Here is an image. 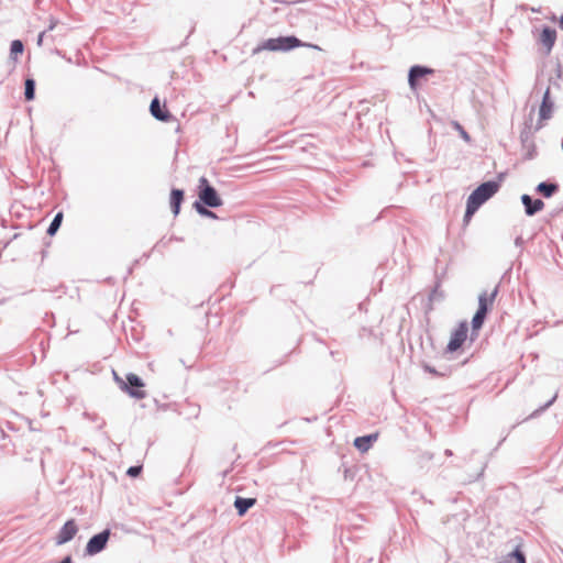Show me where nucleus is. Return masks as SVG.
I'll use <instances>...</instances> for the list:
<instances>
[{"label": "nucleus", "instance_id": "nucleus-1", "mask_svg": "<svg viewBox=\"0 0 563 563\" xmlns=\"http://www.w3.org/2000/svg\"><path fill=\"white\" fill-rule=\"evenodd\" d=\"M309 47L313 49L321 51V47L317 44L311 43H305L301 42L297 36L295 35H287V36H278L274 38H268L264 41L261 45H258L254 53H257L260 51L266 49L272 52H288L297 47Z\"/></svg>", "mask_w": 563, "mask_h": 563}, {"label": "nucleus", "instance_id": "nucleus-2", "mask_svg": "<svg viewBox=\"0 0 563 563\" xmlns=\"http://www.w3.org/2000/svg\"><path fill=\"white\" fill-rule=\"evenodd\" d=\"M202 206L208 208H219L223 205V200L219 196L217 189L202 176L198 184V200Z\"/></svg>", "mask_w": 563, "mask_h": 563}, {"label": "nucleus", "instance_id": "nucleus-3", "mask_svg": "<svg viewBox=\"0 0 563 563\" xmlns=\"http://www.w3.org/2000/svg\"><path fill=\"white\" fill-rule=\"evenodd\" d=\"M500 183L498 180H488L482 183L472 191L467 198V201L479 208L498 191Z\"/></svg>", "mask_w": 563, "mask_h": 563}, {"label": "nucleus", "instance_id": "nucleus-4", "mask_svg": "<svg viewBox=\"0 0 563 563\" xmlns=\"http://www.w3.org/2000/svg\"><path fill=\"white\" fill-rule=\"evenodd\" d=\"M143 387L144 383L136 374L129 373L126 380L120 379V388L135 399H143L145 397Z\"/></svg>", "mask_w": 563, "mask_h": 563}, {"label": "nucleus", "instance_id": "nucleus-5", "mask_svg": "<svg viewBox=\"0 0 563 563\" xmlns=\"http://www.w3.org/2000/svg\"><path fill=\"white\" fill-rule=\"evenodd\" d=\"M110 530L104 529L103 531L92 536L87 542L85 553L87 555H96L106 549L110 538Z\"/></svg>", "mask_w": 563, "mask_h": 563}, {"label": "nucleus", "instance_id": "nucleus-6", "mask_svg": "<svg viewBox=\"0 0 563 563\" xmlns=\"http://www.w3.org/2000/svg\"><path fill=\"white\" fill-rule=\"evenodd\" d=\"M434 74V69L423 65H413L408 71V85L411 90H417L419 81Z\"/></svg>", "mask_w": 563, "mask_h": 563}, {"label": "nucleus", "instance_id": "nucleus-7", "mask_svg": "<svg viewBox=\"0 0 563 563\" xmlns=\"http://www.w3.org/2000/svg\"><path fill=\"white\" fill-rule=\"evenodd\" d=\"M556 31L555 29L544 25L541 29V32L537 38V42L542 46L544 55H550L555 42H556Z\"/></svg>", "mask_w": 563, "mask_h": 563}, {"label": "nucleus", "instance_id": "nucleus-8", "mask_svg": "<svg viewBox=\"0 0 563 563\" xmlns=\"http://www.w3.org/2000/svg\"><path fill=\"white\" fill-rule=\"evenodd\" d=\"M467 323L461 322L451 334V339L446 345V352L453 353L457 351L465 342L467 338Z\"/></svg>", "mask_w": 563, "mask_h": 563}, {"label": "nucleus", "instance_id": "nucleus-9", "mask_svg": "<svg viewBox=\"0 0 563 563\" xmlns=\"http://www.w3.org/2000/svg\"><path fill=\"white\" fill-rule=\"evenodd\" d=\"M78 532V527L74 519L67 520L64 526L59 529L55 542L57 545L65 544L74 539Z\"/></svg>", "mask_w": 563, "mask_h": 563}, {"label": "nucleus", "instance_id": "nucleus-10", "mask_svg": "<svg viewBox=\"0 0 563 563\" xmlns=\"http://www.w3.org/2000/svg\"><path fill=\"white\" fill-rule=\"evenodd\" d=\"M150 112L156 120L162 122H169L174 119L173 114L167 110V108L161 104L157 97L151 101Z\"/></svg>", "mask_w": 563, "mask_h": 563}, {"label": "nucleus", "instance_id": "nucleus-11", "mask_svg": "<svg viewBox=\"0 0 563 563\" xmlns=\"http://www.w3.org/2000/svg\"><path fill=\"white\" fill-rule=\"evenodd\" d=\"M520 199L528 217L537 214L544 208V202L539 198L534 199L531 196L523 194Z\"/></svg>", "mask_w": 563, "mask_h": 563}, {"label": "nucleus", "instance_id": "nucleus-12", "mask_svg": "<svg viewBox=\"0 0 563 563\" xmlns=\"http://www.w3.org/2000/svg\"><path fill=\"white\" fill-rule=\"evenodd\" d=\"M553 108H554V102L551 98L550 88H548L543 93L542 101H541V104L539 108L540 121L551 119Z\"/></svg>", "mask_w": 563, "mask_h": 563}, {"label": "nucleus", "instance_id": "nucleus-13", "mask_svg": "<svg viewBox=\"0 0 563 563\" xmlns=\"http://www.w3.org/2000/svg\"><path fill=\"white\" fill-rule=\"evenodd\" d=\"M498 290H499V287L497 285V286H495V288L493 289V291L490 294H488L487 291H482L478 296L477 310L488 313V311L490 310V308L496 299V296L498 295Z\"/></svg>", "mask_w": 563, "mask_h": 563}, {"label": "nucleus", "instance_id": "nucleus-14", "mask_svg": "<svg viewBox=\"0 0 563 563\" xmlns=\"http://www.w3.org/2000/svg\"><path fill=\"white\" fill-rule=\"evenodd\" d=\"M378 438V434L377 433H371V434H366V435H363V437H357L355 440H354V446L360 451V452H367L371 446L373 445V443L377 440Z\"/></svg>", "mask_w": 563, "mask_h": 563}, {"label": "nucleus", "instance_id": "nucleus-15", "mask_svg": "<svg viewBox=\"0 0 563 563\" xmlns=\"http://www.w3.org/2000/svg\"><path fill=\"white\" fill-rule=\"evenodd\" d=\"M184 195L185 194H184L183 189L174 188L170 191L169 203H170V209H172V212L174 213V216H178V213L180 212V206L184 200Z\"/></svg>", "mask_w": 563, "mask_h": 563}, {"label": "nucleus", "instance_id": "nucleus-16", "mask_svg": "<svg viewBox=\"0 0 563 563\" xmlns=\"http://www.w3.org/2000/svg\"><path fill=\"white\" fill-rule=\"evenodd\" d=\"M256 503L255 498H244L241 496H236L234 500V507L239 516H244L250 508H252Z\"/></svg>", "mask_w": 563, "mask_h": 563}, {"label": "nucleus", "instance_id": "nucleus-17", "mask_svg": "<svg viewBox=\"0 0 563 563\" xmlns=\"http://www.w3.org/2000/svg\"><path fill=\"white\" fill-rule=\"evenodd\" d=\"M536 191L543 196L544 198H551L554 194L559 191V185L556 183L551 181H541L536 187Z\"/></svg>", "mask_w": 563, "mask_h": 563}, {"label": "nucleus", "instance_id": "nucleus-18", "mask_svg": "<svg viewBox=\"0 0 563 563\" xmlns=\"http://www.w3.org/2000/svg\"><path fill=\"white\" fill-rule=\"evenodd\" d=\"M527 563L526 554L518 544L506 558V563Z\"/></svg>", "mask_w": 563, "mask_h": 563}, {"label": "nucleus", "instance_id": "nucleus-19", "mask_svg": "<svg viewBox=\"0 0 563 563\" xmlns=\"http://www.w3.org/2000/svg\"><path fill=\"white\" fill-rule=\"evenodd\" d=\"M63 212L59 211L55 214V217L53 218L52 222L49 223L47 230H46V233L49 235V236H53L57 233V231L59 230L60 225H62V222H63Z\"/></svg>", "mask_w": 563, "mask_h": 563}, {"label": "nucleus", "instance_id": "nucleus-20", "mask_svg": "<svg viewBox=\"0 0 563 563\" xmlns=\"http://www.w3.org/2000/svg\"><path fill=\"white\" fill-rule=\"evenodd\" d=\"M35 80L26 78L24 81V98L26 101H32L35 98Z\"/></svg>", "mask_w": 563, "mask_h": 563}, {"label": "nucleus", "instance_id": "nucleus-21", "mask_svg": "<svg viewBox=\"0 0 563 563\" xmlns=\"http://www.w3.org/2000/svg\"><path fill=\"white\" fill-rule=\"evenodd\" d=\"M487 317V313L476 310L475 314L472 318V331L473 333L478 331Z\"/></svg>", "mask_w": 563, "mask_h": 563}, {"label": "nucleus", "instance_id": "nucleus-22", "mask_svg": "<svg viewBox=\"0 0 563 563\" xmlns=\"http://www.w3.org/2000/svg\"><path fill=\"white\" fill-rule=\"evenodd\" d=\"M194 208L202 217L218 219V216L213 211L209 210L208 207L202 206L201 202H194Z\"/></svg>", "mask_w": 563, "mask_h": 563}, {"label": "nucleus", "instance_id": "nucleus-23", "mask_svg": "<svg viewBox=\"0 0 563 563\" xmlns=\"http://www.w3.org/2000/svg\"><path fill=\"white\" fill-rule=\"evenodd\" d=\"M23 51H24V45H23L22 41L14 40L11 42V45H10L11 57L15 58L16 55L22 54Z\"/></svg>", "mask_w": 563, "mask_h": 563}, {"label": "nucleus", "instance_id": "nucleus-24", "mask_svg": "<svg viewBox=\"0 0 563 563\" xmlns=\"http://www.w3.org/2000/svg\"><path fill=\"white\" fill-rule=\"evenodd\" d=\"M556 399V394L548 400L544 405L540 406L538 409H536L527 419H532L544 412L550 406L553 405V402Z\"/></svg>", "mask_w": 563, "mask_h": 563}, {"label": "nucleus", "instance_id": "nucleus-25", "mask_svg": "<svg viewBox=\"0 0 563 563\" xmlns=\"http://www.w3.org/2000/svg\"><path fill=\"white\" fill-rule=\"evenodd\" d=\"M479 208H477L476 206H474L470 201H466V210H465L464 218H463L464 223H468L471 221L472 217L475 214V212Z\"/></svg>", "mask_w": 563, "mask_h": 563}, {"label": "nucleus", "instance_id": "nucleus-26", "mask_svg": "<svg viewBox=\"0 0 563 563\" xmlns=\"http://www.w3.org/2000/svg\"><path fill=\"white\" fill-rule=\"evenodd\" d=\"M141 472H142L141 465H133L128 468L126 475L130 477H137L141 474Z\"/></svg>", "mask_w": 563, "mask_h": 563}, {"label": "nucleus", "instance_id": "nucleus-27", "mask_svg": "<svg viewBox=\"0 0 563 563\" xmlns=\"http://www.w3.org/2000/svg\"><path fill=\"white\" fill-rule=\"evenodd\" d=\"M455 128L459 130L460 135L462 136V139H464L466 142H468L471 140L470 134L463 129V126L461 124L455 122Z\"/></svg>", "mask_w": 563, "mask_h": 563}, {"label": "nucleus", "instance_id": "nucleus-28", "mask_svg": "<svg viewBox=\"0 0 563 563\" xmlns=\"http://www.w3.org/2000/svg\"><path fill=\"white\" fill-rule=\"evenodd\" d=\"M423 369L427 372V373H430L432 375H435V376H444L445 374L444 373H440L438 372L434 367H432L431 365L429 364H424L423 365Z\"/></svg>", "mask_w": 563, "mask_h": 563}, {"label": "nucleus", "instance_id": "nucleus-29", "mask_svg": "<svg viewBox=\"0 0 563 563\" xmlns=\"http://www.w3.org/2000/svg\"><path fill=\"white\" fill-rule=\"evenodd\" d=\"M58 25V21L55 19H51L49 25L44 30L46 31V34L51 31H53Z\"/></svg>", "mask_w": 563, "mask_h": 563}, {"label": "nucleus", "instance_id": "nucleus-30", "mask_svg": "<svg viewBox=\"0 0 563 563\" xmlns=\"http://www.w3.org/2000/svg\"><path fill=\"white\" fill-rule=\"evenodd\" d=\"M520 140H521V143H522L523 145H526V144H527V142L529 141V132H528V131H526V130H525V131H522V132L520 133Z\"/></svg>", "mask_w": 563, "mask_h": 563}, {"label": "nucleus", "instance_id": "nucleus-31", "mask_svg": "<svg viewBox=\"0 0 563 563\" xmlns=\"http://www.w3.org/2000/svg\"><path fill=\"white\" fill-rule=\"evenodd\" d=\"M47 37L46 31H42L37 36V45L41 46L43 44L44 38Z\"/></svg>", "mask_w": 563, "mask_h": 563}, {"label": "nucleus", "instance_id": "nucleus-32", "mask_svg": "<svg viewBox=\"0 0 563 563\" xmlns=\"http://www.w3.org/2000/svg\"><path fill=\"white\" fill-rule=\"evenodd\" d=\"M73 559L71 555H66L59 563H71Z\"/></svg>", "mask_w": 563, "mask_h": 563}, {"label": "nucleus", "instance_id": "nucleus-33", "mask_svg": "<svg viewBox=\"0 0 563 563\" xmlns=\"http://www.w3.org/2000/svg\"><path fill=\"white\" fill-rule=\"evenodd\" d=\"M444 454H445L446 456H452V455H453V452H452L450 449H446V450L444 451Z\"/></svg>", "mask_w": 563, "mask_h": 563}, {"label": "nucleus", "instance_id": "nucleus-34", "mask_svg": "<svg viewBox=\"0 0 563 563\" xmlns=\"http://www.w3.org/2000/svg\"><path fill=\"white\" fill-rule=\"evenodd\" d=\"M559 25L563 30V14L559 19Z\"/></svg>", "mask_w": 563, "mask_h": 563}, {"label": "nucleus", "instance_id": "nucleus-35", "mask_svg": "<svg viewBox=\"0 0 563 563\" xmlns=\"http://www.w3.org/2000/svg\"><path fill=\"white\" fill-rule=\"evenodd\" d=\"M113 375H114V379L115 382L120 385V377L118 376V374L115 372H113Z\"/></svg>", "mask_w": 563, "mask_h": 563}, {"label": "nucleus", "instance_id": "nucleus-36", "mask_svg": "<svg viewBox=\"0 0 563 563\" xmlns=\"http://www.w3.org/2000/svg\"><path fill=\"white\" fill-rule=\"evenodd\" d=\"M532 157H533L532 152H529V154H528V158H532Z\"/></svg>", "mask_w": 563, "mask_h": 563}, {"label": "nucleus", "instance_id": "nucleus-37", "mask_svg": "<svg viewBox=\"0 0 563 563\" xmlns=\"http://www.w3.org/2000/svg\"><path fill=\"white\" fill-rule=\"evenodd\" d=\"M520 240H521L520 238H517L516 244L520 243Z\"/></svg>", "mask_w": 563, "mask_h": 563}, {"label": "nucleus", "instance_id": "nucleus-38", "mask_svg": "<svg viewBox=\"0 0 563 563\" xmlns=\"http://www.w3.org/2000/svg\"><path fill=\"white\" fill-rule=\"evenodd\" d=\"M483 472H484V468H482V471L479 472L478 476L479 477L481 475H483Z\"/></svg>", "mask_w": 563, "mask_h": 563}, {"label": "nucleus", "instance_id": "nucleus-39", "mask_svg": "<svg viewBox=\"0 0 563 563\" xmlns=\"http://www.w3.org/2000/svg\"><path fill=\"white\" fill-rule=\"evenodd\" d=\"M343 1H344V3H347V1H346V0H343Z\"/></svg>", "mask_w": 563, "mask_h": 563}]
</instances>
